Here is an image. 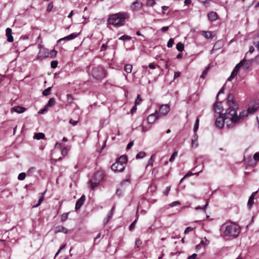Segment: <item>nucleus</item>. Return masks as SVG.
Here are the masks:
<instances>
[{
  "label": "nucleus",
  "instance_id": "obj_1",
  "mask_svg": "<svg viewBox=\"0 0 259 259\" xmlns=\"http://www.w3.org/2000/svg\"><path fill=\"white\" fill-rule=\"evenodd\" d=\"M226 102L228 108L223 114V116L230 123L227 124V127L232 128L239 122V117H237V111L239 109V105L235 101L234 95L230 93L226 99Z\"/></svg>",
  "mask_w": 259,
  "mask_h": 259
},
{
  "label": "nucleus",
  "instance_id": "obj_2",
  "mask_svg": "<svg viewBox=\"0 0 259 259\" xmlns=\"http://www.w3.org/2000/svg\"><path fill=\"white\" fill-rule=\"evenodd\" d=\"M221 230L226 237L236 238L240 232V228L235 223H225L221 226Z\"/></svg>",
  "mask_w": 259,
  "mask_h": 259
},
{
  "label": "nucleus",
  "instance_id": "obj_3",
  "mask_svg": "<svg viewBox=\"0 0 259 259\" xmlns=\"http://www.w3.org/2000/svg\"><path fill=\"white\" fill-rule=\"evenodd\" d=\"M128 15L125 12H119L110 15L108 19V23L113 25L116 27L123 26L125 23V19Z\"/></svg>",
  "mask_w": 259,
  "mask_h": 259
},
{
  "label": "nucleus",
  "instance_id": "obj_4",
  "mask_svg": "<svg viewBox=\"0 0 259 259\" xmlns=\"http://www.w3.org/2000/svg\"><path fill=\"white\" fill-rule=\"evenodd\" d=\"M126 161L127 157L122 155L111 165V168L115 172H121L125 169Z\"/></svg>",
  "mask_w": 259,
  "mask_h": 259
},
{
  "label": "nucleus",
  "instance_id": "obj_5",
  "mask_svg": "<svg viewBox=\"0 0 259 259\" xmlns=\"http://www.w3.org/2000/svg\"><path fill=\"white\" fill-rule=\"evenodd\" d=\"M104 179V174L101 171H98L95 173L94 177L89 182L90 187L92 189H95Z\"/></svg>",
  "mask_w": 259,
  "mask_h": 259
},
{
  "label": "nucleus",
  "instance_id": "obj_6",
  "mask_svg": "<svg viewBox=\"0 0 259 259\" xmlns=\"http://www.w3.org/2000/svg\"><path fill=\"white\" fill-rule=\"evenodd\" d=\"M92 74L93 77L97 80H100L105 77V70L100 66L95 67L92 70Z\"/></svg>",
  "mask_w": 259,
  "mask_h": 259
},
{
  "label": "nucleus",
  "instance_id": "obj_7",
  "mask_svg": "<svg viewBox=\"0 0 259 259\" xmlns=\"http://www.w3.org/2000/svg\"><path fill=\"white\" fill-rule=\"evenodd\" d=\"M230 122L227 120L223 114L219 115V116L217 118L215 121V124L217 127L222 128L225 124H226L227 127V124H229Z\"/></svg>",
  "mask_w": 259,
  "mask_h": 259
},
{
  "label": "nucleus",
  "instance_id": "obj_8",
  "mask_svg": "<svg viewBox=\"0 0 259 259\" xmlns=\"http://www.w3.org/2000/svg\"><path fill=\"white\" fill-rule=\"evenodd\" d=\"M49 56V51L48 50L42 48L38 53L36 56V59L38 60H43Z\"/></svg>",
  "mask_w": 259,
  "mask_h": 259
},
{
  "label": "nucleus",
  "instance_id": "obj_9",
  "mask_svg": "<svg viewBox=\"0 0 259 259\" xmlns=\"http://www.w3.org/2000/svg\"><path fill=\"white\" fill-rule=\"evenodd\" d=\"M213 109L216 113L219 114V115L223 114L222 112L223 110V108L222 102H218V100H217L213 105Z\"/></svg>",
  "mask_w": 259,
  "mask_h": 259
},
{
  "label": "nucleus",
  "instance_id": "obj_10",
  "mask_svg": "<svg viewBox=\"0 0 259 259\" xmlns=\"http://www.w3.org/2000/svg\"><path fill=\"white\" fill-rule=\"evenodd\" d=\"M143 7V4L140 1H136L133 2L131 6V9L133 11H138Z\"/></svg>",
  "mask_w": 259,
  "mask_h": 259
},
{
  "label": "nucleus",
  "instance_id": "obj_11",
  "mask_svg": "<svg viewBox=\"0 0 259 259\" xmlns=\"http://www.w3.org/2000/svg\"><path fill=\"white\" fill-rule=\"evenodd\" d=\"M169 110L170 106L168 104H163L160 106L159 112L163 116L167 115Z\"/></svg>",
  "mask_w": 259,
  "mask_h": 259
},
{
  "label": "nucleus",
  "instance_id": "obj_12",
  "mask_svg": "<svg viewBox=\"0 0 259 259\" xmlns=\"http://www.w3.org/2000/svg\"><path fill=\"white\" fill-rule=\"evenodd\" d=\"M159 114L157 111L154 113L150 114L147 117V121L149 123H154L157 119H158Z\"/></svg>",
  "mask_w": 259,
  "mask_h": 259
},
{
  "label": "nucleus",
  "instance_id": "obj_13",
  "mask_svg": "<svg viewBox=\"0 0 259 259\" xmlns=\"http://www.w3.org/2000/svg\"><path fill=\"white\" fill-rule=\"evenodd\" d=\"M85 200V197L84 195H82L80 198L77 201L75 205V210L79 209L83 204Z\"/></svg>",
  "mask_w": 259,
  "mask_h": 259
},
{
  "label": "nucleus",
  "instance_id": "obj_14",
  "mask_svg": "<svg viewBox=\"0 0 259 259\" xmlns=\"http://www.w3.org/2000/svg\"><path fill=\"white\" fill-rule=\"evenodd\" d=\"M198 136L197 134H196V133H195V134L193 135L191 139V145L193 148H196L198 147Z\"/></svg>",
  "mask_w": 259,
  "mask_h": 259
},
{
  "label": "nucleus",
  "instance_id": "obj_15",
  "mask_svg": "<svg viewBox=\"0 0 259 259\" xmlns=\"http://www.w3.org/2000/svg\"><path fill=\"white\" fill-rule=\"evenodd\" d=\"M6 36L7 37V41L12 42L14 40L13 36L12 35V29L7 28L6 30Z\"/></svg>",
  "mask_w": 259,
  "mask_h": 259
},
{
  "label": "nucleus",
  "instance_id": "obj_16",
  "mask_svg": "<svg viewBox=\"0 0 259 259\" xmlns=\"http://www.w3.org/2000/svg\"><path fill=\"white\" fill-rule=\"evenodd\" d=\"M55 233L62 232L65 234H67L68 233V230L63 226H58L55 228Z\"/></svg>",
  "mask_w": 259,
  "mask_h": 259
},
{
  "label": "nucleus",
  "instance_id": "obj_17",
  "mask_svg": "<svg viewBox=\"0 0 259 259\" xmlns=\"http://www.w3.org/2000/svg\"><path fill=\"white\" fill-rule=\"evenodd\" d=\"M209 20L211 21H214L218 19V15L215 12H210L207 14Z\"/></svg>",
  "mask_w": 259,
  "mask_h": 259
},
{
  "label": "nucleus",
  "instance_id": "obj_18",
  "mask_svg": "<svg viewBox=\"0 0 259 259\" xmlns=\"http://www.w3.org/2000/svg\"><path fill=\"white\" fill-rule=\"evenodd\" d=\"M12 110L13 111L17 112L18 113H22L24 112L26 109L25 108H24L23 107H21L19 106H16L12 108Z\"/></svg>",
  "mask_w": 259,
  "mask_h": 259
},
{
  "label": "nucleus",
  "instance_id": "obj_19",
  "mask_svg": "<svg viewBox=\"0 0 259 259\" xmlns=\"http://www.w3.org/2000/svg\"><path fill=\"white\" fill-rule=\"evenodd\" d=\"M246 61L245 58H244L243 60H242L239 63H238L235 67L234 69H233L237 72H238L240 68L241 67H243L244 65V63Z\"/></svg>",
  "mask_w": 259,
  "mask_h": 259
},
{
  "label": "nucleus",
  "instance_id": "obj_20",
  "mask_svg": "<svg viewBox=\"0 0 259 259\" xmlns=\"http://www.w3.org/2000/svg\"><path fill=\"white\" fill-rule=\"evenodd\" d=\"M202 34L206 39L212 38L213 37L212 33L209 31H201Z\"/></svg>",
  "mask_w": 259,
  "mask_h": 259
},
{
  "label": "nucleus",
  "instance_id": "obj_21",
  "mask_svg": "<svg viewBox=\"0 0 259 259\" xmlns=\"http://www.w3.org/2000/svg\"><path fill=\"white\" fill-rule=\"evenodd\" d=\"M45 137V135L44 133H36V134H35L34 136H33V138L34 139H36V140H40V139H43Z\"/></svg>",
  "mask_w": 259,
  "mask_h": 259
},
{
  "label": "nucleus",
  "instance_id": "obj_22",
  "mask_svg": "<svg viewBox=\"0 0 259 259\" xmlns=\"http://www.w3.org/2000/svg\"><path fill=\"white\" fill-rule=\"evenodd\" d=\"M248 116V112L247 111L243 110L239 113V115H237V117H239V120L244 117H247Z\"/></svg>",
  "mask_w": 259,
  "mask_h": 259
},
{
  "label": "nucleus",
  "instance_id": "obj_23",
  "mask_svg": "<svg viewBox=\"0 0 259 259\" xmlns=\"http://www.w3.org/2000/svg\"><path fill=\"white\" fill-rule=\"evenodd\" d=\"M176 48L179 52H182L184 49V45L182 42H179L177 44Z\"/></svg>",
  "mask_w": 259,
  "mask_h": 259
},
{
  "label": "nucleus",
  "instance_id": "obj_24",
  "mask_svg": "<svg viewBox=\"0 0 259 259\" xmlns=\"http://www.w3.org/2000/svg\"><path fill=\"white\" fill-rule=\"evenodd\" d=\"M132 65L131 64H126L124 65V69L127 73H130L132 71Z\"/></svg>",
  "mask_w": 259,
  "mask_h": 259
},
{
  "label": "nucleus",
  "instance_id": "obj_25",
  "mask_svg": "<svg viewBox=\"0 0 259 259\" xmlns=\"http://www.w3.org/2000/svg\"><path fill=\"white\" fill-rule=\"evenodd\" d=\"M55 104V99L54 98H50L48 102V103L46 105V106L52 107Z\"/></svg>",
  "mask_w": 259,
  "mask_h": 259
},
{
  "label": "nucleus",
  "instance_id": "obj_26",
  "mask_svg": "<svg viewBox=\"0 0 259 259\" xmlns=\"http://www.w3.org/2000/svg\"><path fill=\"white\" fill-rule=\"evenodd\" d=\"M257 110V107H250L247 109V112L248 114H253L254 112H255Z\"/></svg>",
  "mask_w": 259,
  "mask_h": 259
},
{
  "label": "nucleus",
  "instance_id": "obj_27",
  "mask_svg": "<svg viewBox=\"0 0 259 259\" xmlns=\"http://www.w3.org/2000/svg\"><path fill=\"white\" fill-rule=\"evenodd\" d=\"M251 63H252V61L250 60H246V61L244 63V65L243 67H244L245 69H247L249 68V67H250V66L251 64Z\"/></svg>",
  "mask_w": 259,
  "mask_h": 259
},
{
  "label": "nucleus",
  "instance_id": "obj_28",
  "mask_svg": "<svg viewBox=\"0 0 259 259\" xmlns=\"http://www.w3.org/2000/svg\"><path fill=\"white\" fill-rule=\"evenodd\" d=\"M145 155H146L145 152H144L143 151H141L137 154L136 158L137 159H141V158H144L145 156Z\"/></svg>",
  "mask_w": 259,
  "mask_h": 259
},
{
  "label": "nucleus",
  "instance_id": "obj_29",
  "mask_svg": "<svg viewBox=\"0 0 259 259\" xmlns=\"http://www.w3.org/2000/svg\"><path fill=\"white\" fill-rule=\"evenodd\" d=\"M254 203V197L250 196L247 203V205L249 208H251Z\"/></svg>",
  "mask_w": 259,
  "mask_h": 259
},
{
  "label": "nucleus",
  "instance_id": "obj_30",
  "mask_svg": "<svg viewBox=\"0 0 259 259\" xmlns=\"http://www.w3.org/2000/svg\"><path fill=\"white\" fill-rule=\"evenodd\" d=\"M210 69V67L209 66H208L207 67H206L205 68V69L203 71L202 73V74L200 76V77L201 78H204L205 76V75L207 74V73H208L209 70Z\"/></svg>",
  "mask_w": 259,
  "mask_h": 259
},
{
  "label": "nucleus",
  "instance_id": "obj_31",
  "mask_svg": "<svg viewBox=\"0 0 259 259\" xmlns=\"http://www.w3.org/2000/svg\"><path fill=\"white\" fill-rule=\"evenodd\" d=\"M199 119L197 118L195 121V123L194 126V132L196 133L199 128Z\"/></svg>",
  "mask_w": 259,
  "mask_h": 259
},
{
  "label": "nucleus",
  "instance_id": "obj_32",
  "mask_svg": "<svg viewBox=\"0 0 259 259\" xmlns=\"http://www.w3.org/2000/svg\"><path fill=\"white\" fill-rule=\"evenodd\" d=\"M69 212L64 213L61 215V221L64 222L66 221L68 218Z\"/></svg>",
  "mask_w": 259,
  "mask_h": 259
},
{
  "label": "nucleus",
  "instance_id": "obj_33",
  "mask_svg": "<svg viewBox=\"0 0 259 259\" xmlns=\"http://www.w3.org/2000/svg\"><path fill=\"white\" fill-rule=\"evenodd\" d=\"M237 73L238 72L233 70L230 76L228 78L227 80L228 81H231L234 78L235 76L237 75Z\"/></svg>",
  "mask_w": 259,
  "mask_h": 259
},
{
  "label": "nucleus",
  "instance_id": "obj_34",
  "mask_svg": "<svg viewBox=\"0 0 259 259\" xmlns=\"http://www.w3.org/2000/svg\"><path fill=\"white\" fill-rule=\"evenodd\" d=\"M132 39V37L127 35H123L120 36L118 39L121 40H130Z\"/></svg>",
  "mask_w": 259,
  "mask_h": 259
},
{
  "label": "nucleus",
  "instance_id": "obj_35",
  "mask_svg": "<svg viewBox=\"0 0 259 259\" xmlns=\"http://www.w3.org/2000/svg\"><path fill=\"white\" fill-rule=\"evenodd\" d=\"M177 155H178V152L174 151L173 152L172 154L171 155L170 158L169 159V162H173L174 160H175V158L177 156Z\"/></svg>",
  "mask_w": 259,
  "mask_h": 259
},
{
  "label": "nucleus",
  "instance_id": "obj_36",
  "mask_svg": "<svg viewBox=\"0 0 259 259\" xmlns=\"http://www.w3.org/2000/svg\"><path fill=\"white\" fill-rule=\"evenodd\" d=\"M78 35H79L78 33H72L68 35V36L69 40H70L73 39L75 38L76 37H77Z\"/></svg>",
  "mask_w": 259,
  "mask_h": 259
},
{
  "label": "nucleus",
  "instance_id": "obj_37",
  "mask_svg": "<svg viewBox=\"0 0 259 259\" xmlns=\"http://www.w3.org/2000/svg\"><path fill=\"white\" fill-rule=\"evenodd\" d=\"M45 193V192L44 193H41V196L40 197V198H39V199L38 200V203H37V204L36 205H35V207H38L39 205H40V204L41 203V202L44 200Z\"/></svg>",
  "mask_w": 259,
  "mask_h": 259
},
{
  "label": "nucleus",
  "instance_id": "obj_38",
  "mask_svg": "<svg viewBox=\"0 0 259 259\" xmlns=\"http://www.w3.org/2000/svg\"><path fill=\"white\" fill-rule=\"evenodd\" d=\"M73 97L71 95L68 94L67 95V101L68 103L71 104L73 101Z\"/></svg>",
  "mask_w": 259,
  "mask_h": 259
},
{
  "label": "nucleus",
  "instance_id": "obj_39",
  "mask_svg": "<svg viewBox=\"0 0 259 259\" xmlns=\"http://www.w3.org/2000/svg\"><path fill=\"white\" fill-rule=\"evenodd\" d=\"M155 4L154 0H147L146 2V5L148 7H153Z\"/></svg>",
  "mask_w": 259,
  "mask_h": 259
},
{
  "label": "nucleus",
  "instance_id": "obj_40",
  "mask_svg": "<svg viewBox=\"0 0 259 259\" xmlns=\"http://www.w3.org/2000/svg\"><path fill=\"white\" fill-rule=\"evenodd\" d=\"M52 87H48L42 92V95L44 96H48L50 94V91Z\"/></svg>",
  "mask_w": 259,
  "mask_h": 259
},
{
  "label": "nucleus",
  "instance_id": "obj_41",
  "mask_svg": "<svg viewBox=\"0 0 259 259\" xmlns=\"http://www.w3.org/2000/svg\"><path fill=\"white\" fill-rule=\"evenodd\" d=\"M26 177V174L25 172H21L19 174L18 179L20 181L24 180Z\"/></svg>",
  "mask_w": 259,
  "mask_h": 259
},
{
  "label": "nucleus",
  "instance_id": "obj_42",
  "mask_svg": "<svg viewBox=\"0 0 259 259\" xmlns=\"http://www.w3.org/2000/svg\"><path fill=\"white\" fill-rule=\"evenodd\" d=\"M208 203L207 202L206 203L202 206H198L196 207V209H197V210L201 209V210H203L204 212H205V209L206 207L208 206Z\"/></svg>",
  "mask_w": 259,
  "mask_h": 259
},
{
  "label": "nucleus",
  "instance_id": "obj_43",
  "mask_svg": "<svg viewBox=\"0 0 259 259\" xmlns=\"http://www.w3.org/2000/svg\"><path fill=\"white\" fill-rule=\"evenodd\" d=\"M174 38H170L167 42V46L168 48H171L174 45Z\"/></svg>",
  "mask_w": 259,
  "mask_h": 259
},
{
  "label": "nucleus",
  "instance_id": "obj_44",
  "mask_svg": "<svg viewBox=\"0 0 259 259\" xmlns=\"http://www.w3.org/2000/svg\"><path fill=\"white\" fill-rule=\"evenodd\" d=\"M137 219H135L133 222L130 225V227H129V230L130 231H132L134 228H135V226L137 223Z\"/></svg>",
  "mask_w": 259,
  "mask_h": 259
},
{
  "label": "nucleus",
  "instance_id": "obj_45",
  "mask_svg": "<svg viewBox=\"0 0 259 259\" xmlns=\"http://www.w3.org/2000/svg\"><path fill=\"white\" fill-rule=\"evenodd\" d=\"M67 40H69L68 36H66L65 37H64L63 38L59 39V40H57V43L59 44V43H61L62 41H67Z\"/></svg>",
  "mask_w": 259,
  "mask_h": 259
},
{
  "label": "nucleus",
  "instance_id": "obj_46",
  "mask_svg": "<svg viewBox=\"0 0 259 259\" xmlns=\"http://www.w3.org/2000/svg\"><path fill=\"white\" fill-rule=\"evenodd\" d=\"M58 65V61H52L51 62V66L52 68L55 69L57 67Z\"/></svg>",
  "mask_w": 259,
  "mask_h": 259
},
{
  "label": "nucleus",
  "instance_id": "obj_47",
  "mask_svg": "<svg viewBox=\"0 0 259 259\" xmlns=\"http://www.w3.org/2000/svg\"><path fill=\"white\" fill-rule=\"evenodd\" d=\"M253 159L255 162L259 161V152H256L253 155Z\"/></svg>",
  "mask_w": 259,
  "mask_h": 259
},
{
  "label": "nucleus",
  "instance_id": "obj_48",
  "mask_svg": "<svg viewBox=\"0 0 259 259\" xmlns=\"http://www.w3.org/2000/svg\"><path fill=\"white\" fill-rule=\"evenodd\" d=\"M249 160H250V161H252L251 157L250 156L248 157V158H244V160L246 163H247L249 165L252 164V163L250 162Z\"/></svg>",
  "mask_w": 259,
  "mask_h": 259
},
{
  "label": "nucleus",
  "instance_id": "obj_49",
  "mask_svg": "<svg viewBox=\"0 0 259 259\" xmlns=\"http://www.w3.org/2000/svg\"><path fill=\"white\" fill-rule=\"evenodd\" d=\"M141 101L142 99L140 98V96L138 95L135 101V104H136V105L139 104Z\"/></svg>",
  "mask_w": 259,
  "mask_h": 259
},
{
  "label": "nucleus",
  "instance_id": "obj_50",
  "mask_svg": "<svg viewBox=\"0 0 259 259\" xmlns=\"http://www.w3.org/2000/svg\"><path fill=\"white\" fill-rule=\"evenodd\" d=\"M142 244V241L140 239H137L135 242V246L139 247Z\"/></svg>",
  "mask_w": 259,
  "mask_h": 259
},
{
  "label": "nucleus",
  "instance_id": "obj_51",
  "mask_svg": "<svg viewBox=\"0 0 259 259\" xmlns=\"http://www.w3.org/2000/svg\"><path fill=\"white\" fill-rule=\"evenodd\" d=\"M53 7V4L52 3H50L47 7V11L50 12L52 11Z\"/></svg>",
  "mask_w": 259,
  "mask_h": 259
},
{
  "label": "nucleus",
  "instance_id": "obj_52",
  "mask_svg": "<svg viewBox=\"0 0 259 259\" xmlns=\"http://www.w3.org/2000/svg\"><path fill=\"white\" fill-rule=\"evenodd\" d=\"M209 243V242L207 240V239L204 237L201 241V242H200V244L201 245L202 244H204V245H207Z\"/></svg>",
  "mask_w": 259,
  "mask_h": 259
},
{
  "label": "nucleus",
  "instance_id": "obj_53",
  "mask_svg": "<svg viewBox=\"0 0 259 259\" xmlns=\"http://www.w3.org/2000/svg\"><path fill=\"white\" fill-rule=\"evenodd\" d=\"M179 204H180V202L178 201H174V202H172L171 203L169 204V205L170 207H172L176 206V205H179Z\"/></svg>",
  "mask_w": 259,
  "mask_h": 259
},
{
  "label": "nucleus",
  "instance_id": "obj_54",
  "mask_svg": "<svg viewBox=\"0 0 259 259\" xmlns=\"http://www.w3.org/2000/svg\"><path fill=\"white\" fill-rule=\"evenodd\" d=\"M47 110H48V107L46 106V105L43 109H40L38 113L39 114H42L45 112H46Z\"/></svg>",
  "mask_w": 259,
  "mask_h": 259
},
{
  "label": "nucleus",
  "instance_id": "obj_55",
  "mask_svg": "<svg viewBox=\"0 0 259 259\" xmlns=\"http://www.w3.org/2000/svg\"><path fill=\"white\" fill-rule=\"evenodd\" d=\"M61 154L63 156H66L67 154V150L66 148H63L61 151Z\"/></svg>",
  "mask_w": 259,
  "mask_h": 259
},
{
  "label": "nucleus",
  "instance_id": "obj_56",
  "mask_svg": "<svg viewBox=\"0 0 259 259\" xmlns=\"http://www.w3.org/2000/svg\"><path fill=\"white\" fill-rule=\"evenodd\" d=\"M193 229L190 227H187L186 230H185L184 231V234H187L188 232H190V231H193Z\"/></svg>",
  "mask_w": 259,
  "mask_h": 259
},
{
  "label": "nucleus",
  "instance_id": "obj_57",
  "mask_svg": "<svg viewBox=\"0 0 259 259\" xmlns=\"http://www.w3.org/2000/svg\"><path fill=\"white\" fill-rule=\"evenodd\" d=\"M116 194L117 195H118V196H121L123 195V192L122 190L118 189H117L116 190Z\"/></svg>",
  "mask_w": 259,
  "mask_h": 259
},
{
  "label": "nucleus",
  "instance_id": "obj_58",
  "mask_svg": "<svg viewBox=\"0 0 259 259\" xmlns=\"http://www.w3.org/2000/svg\"><path fill=\"white\" fill-rule=\"evenodd\" d=\"M200 3H201L203 5L206 6V4L209 3V1L210 0H198Z\"/></svg>",
  "mask_w": 259,
  "mask_h": 259
},
{
  "label": "nucleus",
  "instance_id": "obj_59",
  "mask_svg": "<svg viewBox=\"0 0 259 259\" xmlns=\"http://www.w3.org/2000/svg\"><path fill=\"white\" fill-rule=\"evenodd\" d=\"M170 187H169V186L167 187L165 189V191L164 192V194L166 196L168 195L169 192L170 191Z\"/></svg>",
  "mask_w": 259,
  "mask_h": 259
},
{
  "label": "nucleus",
  "instance_id": "obj_60",
  "mask_svg": "<svg viewBox=\"0 0 259 259\" xmlns=\"http://www.w3.org/2000/svg\"><path fill=\"white\" fill-rule=\"evenodd\" d=\"M197 256V254L196 253H193L191 255L189 256L188 257V259H196V257Z\"/></svg>",
  "mask_w": 259,
  "mask_h": 259
},
{
  "label": "nucleus",
  "instance_id": "obj_61",
  "mask_svg": "<svg viewBox=\"0 0 259 259\" xmlns=\"http://www.w3.org/2000/svg\"><path fill=\"white\" fill-rule=\"evenodd\" d=\"M137 109V105L136 104L132 107L131 110V112L132 114H133Z\"/></svg>",
  "mask_w": 259,
  "mask_h": 259
},
{
  "label": "nucleus",
  "instance_id": "obj_62",
  "mask_svg": "<svg viewBox=\"0 0 259 259\" xmlns=\"http://www.w3.org/2000/svg\"><path fill=\"white\" fill-rule=\"evenodd\" d=\"M111 218H109V217H108V216L106 218H105L104 221H103V223L104 225H106V224L108 223V222L111 220Z\"/></svg>",
  "mask_w": 259,
  "mask_h": 259
},
{
  "label": "nucleus",
  "instance_id": "obj_63",
  "mask_svg": "<svg viewBox=\"0 0 259 259\" xmlns=\"http://www.w3.org/2000/svg\"><path fill=\"white\" fill-rule=\"evenodd\" d=\"M133 144H134V142L133 141L130 142L127 144V147H126V149H130L133 146Z\"/></svg>",
  "mask_w": 259,
  "mask_h": 259
},
{
  "label": "nucleus",
  "instance_id": "obj_64",
  "mask_svg": "<svg viewBox=\"0 0 259 259\" xmlns=\"http://www.w3.org/2000/svg\"><path fill=\"white\" fill-rule=\"evenodd\" d=\"M69 123L70 124H72V125H75L77 124V121H75V120H73V119H71L70 120H69Z\"/></svg>",
  "mask_w": 259,
  "mask_h": 259
}]
</instances>
